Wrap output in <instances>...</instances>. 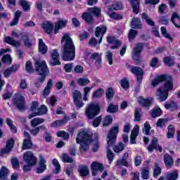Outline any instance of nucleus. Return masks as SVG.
<instances>
[{"label":"nucleus","mask_w":180,"mask_h":180,"mask_svg":"<svg viewBox=\"0 0 180 180\" xmlns=\"http://www.w3.org/2000/svg\"><path fill=\"white\" fill-rule=\"evenodd\" d=\"M61 42L64 46L63 60L64 61H72L75 58V45H74L70 34H64Z\"/></svg>","instance_id":"obj_1"},{"label":"nucleus","mask_w":180,"mask_h":180,"mask_svg":"<svg viewBox=\"0 0 180 180\" xmlns=\"http://www.w3.org/2000/svg\"><path fill=\"white\" fill-rule=\"evenodd\" d=\"M164 82L163 86L159 87L156 92V96H158V99L160 102L167 101V99H168V92H171V91L174 89V80L172 76L165 75Z\"/></svg>","instance_id":"obj_2"},{"label":"nucleus","mask_w":180,"mask_h":180,"mask_svg":"<svg viewBox=\"0 0 180 180\" xmlns=\"http://www.w3.org/2000/svg\"><path fill=\"white\" fill-rule=\"evenodd\" d=\"M92 141V132L86 130H81L76 138L77 144H80L81 153L87 151L89 149V144Z\"/></svg>","instance_id":"obj_3"},{"label":"nucleus","mask_w":180,"mask_h":180,"mask_svg":"<svg viewBox=\"0 0 180 180\" xmlns=\"http://www.w3.org/2000/svg\"><path fill=\"white\" fill-rule=\"evenodd\" d=\"M117 133H119V127L115 126L112 127V128L110 130L107 135L108 138V147H107V157L108 160H109L110 163L113 161V158H115V155L113 154V152L109 148L110 147H112L115 143H116V138L117 137Z\"/></svg>","instance_id":"obj_4"},{"label":"nucleus","mask_w":180,"mask_h":180,"mask_svg":"<svg viewBox=\"0 0 180 180\" xmlns=\"http://www.w3.org/2000/svg\"><path fill=\"white\" fill-rule=\"evenodd\" d=\"M36 65V71L38 74L41 76V78L37 79V82H44V79H46V77L49 75V68H47V64L44 60H37L35 62Z\"/></svg>","instance_id":"obj_5"},{"label":"nucleus","mask_w":180,"mask_h":180,"mask_svg":"<svg viewBox=\"0 0 180 180\" xmlns=\"http://www.w3.org/2000/svg\"><path fill=\"white\" fill-rule=\"evenodd\" d=\"M100 112L101 105L96 102L89 103L85 108V115L90 120L94 119L95 116H98Z\"/></svg>","instance_id":"obj_6"},{"label":"nucleus","mask_w":180,"mask_h":180,"mask_svg":"<svg viewBox=\"0 0 180 180\" xmlns=\"http://www.w3.org/2000/svg\"><path fill=\"white\" fill-rule=\"evenodd\" d=\"M128 68L130 72L134 74V75L137 77V85H141V82H143V75L144 74L143 69L136 66H128Z\"/></svg>","instance_id":"obj_7"},{"label":"nucleus","mask_w":180,"mask_h":180,"mask_svg":"<svg viewBox=\"0 0 180 180\" xmlns=\"http://www.w3.org/2000/svg\"><path fill=\"white\" fill-rule=\"evenodd\" d=\"M12 101L19 110H23V109H25V97L23 96L15 94L13 96Z\"/></svg>","instance_id":"obj_8"},{"label":"nucleus","mask_w":180,"mask_h":180,"mask_svg":"<svg viewBox=\"0 0 180 180\" xmlns=\"http://www.w3.org/2000/svg\"><path fill=\"white\" fill-rule=\"evenodd\" d=\"M23 160L28 165H36L37 162V158L32 153V151H27L24 154Z\"/></svg>","instance_id":"obj_9"},{"label":"nucleus","mask_w":180,"mask_h":180,"mask_svg":"<svg viewBox=\"0 0 180 180\" xmlns=\"http://www.w3.org/2000/svg\"><path fill=\"white\" fill-rule=\"evenodd\" d=\"M51 59L50 60V65L52 67H54V65H60L61 64V62L58 60V58H60V53H58V49H53L51 51Z\"/></svg>","instance_id":"obj_10"},{"label":"nucleus","mask_w":180,"mask_h":180,"mask_svg":"<svg viewBox=\"0 0 180 180\" xmlns=\"http://www.w3.org/2000/svg\"><path fill=\"white\" fill-rule=\"evenodd\" d=\"M143 51V44H136L132 51V58L135 61H140V54Z\"/></svg>","instance_id":"obj_11"},{"label":"nucleus","mask_w":180,"mask_h":180,"mask_svg":"<svg viewBox=\"0 0 180 180\" xmlns=\"http://www.w3.org/2000/svg\"><path fill=\"white\" fill-rule=\"evenodd\" d=\"M24 137L25 139L22 143V150H29L30 148H32L33 143H32V136H30V134L25 131Z\"/></svg>","instance_id":"obj_12"},{"label":"nucleus","mask_w":180,"mask_h":180,"mask_svg":"<svg viewBox=\"0 0 180 180\" xmlns=\"http://www.w3.org/2000/svg\"><path fill=\"white\" fill-rule=\"evenodd\" d=\"M91 168L93 176H96V175H98V171H100V172H103V169H105L103 165L96 162H93L91 163Z\"/></svg>","instance_id":"obj_13"},{"label":"nucleus","mask_w":180,"mask_h":180,"mask_svg":"<svg viewBox=\"0 0 180 180\" xmlns=\"http://www.w3.org/2000/svg\"><path fill=\"white\" fill-rule=\"evenodd\" d=\"M154 150H159L160 153L162 152V147L158 144V139L156 137L153 138L151 144L148 147V151L149 153H153Z\"/></svg>","instance_id":"obj_14"},{"label":"nucleus","mask_w":180,"mask_h":180,"mask_svg":"<svg viewBox=\"0 0 180 180\" xmlns=\"http://www.w3.org/2000/svg\"><path fill=\"white\" fill-rule=\"evenodd\" d=\"M39 167L37 168V174H43L44 171L47 169V165H46V160L44 159V157L43 155H39Z\"/></svg>","instance_id":"obj_15"},{"label":"nucleus","mask_w":180,"mask_h":180,"mask_svg":"<svg viewBox=\"0 0 180 180\" xmlns=\"http://www.w3.org/2000/svg\"><path fill=\"white\" fill-rule=\"evenodd\" d=\"M15 144V141L13 139H10L6 143V148L2 149L0 151V155H4V154H9L12 149L13 148V146Z\"/></svg>","instance_id":"obj_16"},{"label":"nucleus","mask_w":180,"mask_h":180,"mask_svg":"<svg viewBox=\"0 0 180 180\" xmlns=\"http://www.w3.org/2000/svg\"><path fill=\"white\" fill-rule=\"evenodd\" d=\"M106 30H107L106 27L103 25H100L96 28V32H95L96 37H99V36H101L100 40L98 41V44H101L102 43V37H103V34L106 33Z\"/></svg>","instance_id":"obj_17"},{"label":"nucleus","mask_w":180,"mask_h":180,"mask_svg":"<svg viewBox=\"0 0 180 180\" xmlns=\"http://www.w3.org/2000/svg\"><path fill=\"white\" fill-rule=\"evenodd\" d=\"M139 131H140V127L136 125L131 133L130 143L131 144H136V139L139 136Z\"/></svg>","instance_id":"obj_18"},{"label":"nucleus","mask_w":180,"mask_h":180,"mask_svg":"<svg viewBox=\"0 0 180 180\" xmlns=\"http://www.w3.org/2000/svg\"><path fill=\"white\" fill-rule=\"evenodd\" d=\"M107 41L110 44H115L110 47L112 50H116V49H119V46L122 45L120 41L116 39L114 37H108Z\"/></svg>","instance_id":"obj_19"},{"label":"nucleus","mask_w":180,"mask_h":180,"mask_svg":"<svg viewBox=\"0 0 180 180\" xmlns=\"http://www.w3.org/2000/svg\"><path fill=\"white\" fill-rule=\"evenodd\" d=\"M164 162L167 169H169L172 167V165H174V159H172V157L169 154H165L164 155Z\"/></svg>","instance_id":"obj_20"},{"label":"nucleus","mask_w":180,"mask_h":180,"mask_svg":"<svg viewBox=\"0 0 180 180\" xmlns=\"http://www.w3.org/2000/svg\"><path fill=\"white\" fill-rule=\"evenodd\" d=\"M4 41L11 46H13V47H20V41H16L11 37H6L4 38Z\"/></svg>","instance_id":"obj_21"},{"label":"nucleus","mask_w":180,"mask_h":180,"mask_svg":"<svg viewBox=\"0 0 180 180\" xmlns=\"http://www.w3.org/2000/svg\"><path fill=\"white\" fill-rule=\"evenodd\" d=\"M165 75H161L153 79L151 82L152 86H158L161 82H164V81H165Z\"/></svg>","instance_id":"obj_22"},{"label":"nucleus","mask_w":180,"mask_h":180,"mask_svg":"<svg viewBox=\"0 0 180 180\" xmlns=\"http://www.w3.org/2000/svg\"><path fill=\"white\" fill-rule=\"evenodd\" d=\"M138 102L140 103V105H142V106H144L145 108H148L151 105V102H153L152 98H144L141 96H140L138 98Z\"/></svg>","instance_id":"obj_23"},{"label":"nucleus","mask_w":180,"mask_h":180,"mask_svg":"<svg viewBox=\"0 0 180 180\" xmlns=\"http://www.w3.org/2000/svg\"><path fill=\"white\" fill-rule=\"evenodd\" d=\"M171 20L174 25L175 27H180V15L178 14V13H173Z\"/></svg>","instance_id":"obj_24"},{"label":"nucleus","mask_w":180,"mask_h":180,"mask_svg":"<svg viewBox=\"0 0 180 180\" xmlns=\"http://www.w3.org/2000/svg\"><path fill=\"white\" fill-rule=\"evenodd\" d=\"M134 13L137 15L140 12V2L139 0H130Z\"/></svg>","instance_id":"obj_25"},{"label":"nucleus","mask_w":180,"mask_h":180,"mask_svg":"<svg viewBox=\"0 0 180 180\" xmlns=\"http://www.w3.org/2000/svg\"><path fill=\"white\" fill-rule=\"evenodd\" d=\"M68 120H70V117L65 116L63 120H56V121L53 122L51 124V127H60V126H63V124H65V123H67V122H68Z\"/></svg>","instance_id":"obj_26"},{"label":"nucleus","mask_w":180,"mask_h":180,"mask_svg":"<svg viewBox=\"0 0 180 180\" xmlns=\"http://www.w3.org/2000/svg\"><path fill=\"white\" fill-rule=\"evenodd\" d=\"M51 88H53V80L49 79L47 82V85L43 91V95L46 98L50 95V92L51 91Z\"/></svg>","instance_id":"obj_27"},{"label":"nucleus","mask_w":180,"mask_h":180,"mask_svg":"<svg viewBox=\"0 0 180 180\" xmlns=\"http://www.w3.org/2000/svg\"><path fill=\"white\" fill-rule=\"evenodd\" d=\"M49 49L44 42H43V39H39V51L41 52V54H46Z\"/></svg>","instance_id":"obj_28"},{"label":"nucleus","mask_w":180,"mask_h":180,"mask_svg":"<svg viewBox=\"0 0 180 180\" xmlns=\"http://www.w3.org/2000/svg\"><path fill=\"white\" fill-rule=\"evenodd\" d=\"M42 27L46 33L50 34V33L53 32V29H54V25H53V24H51V22H46L42 24Z\"/></svg>","instance_id":"obj_29"},{"label":"nucleus","mask_w":180,"mask_h":180,"mask_svg":"<svg viewBox=\"0 0 180 180\" xmlns=\"http://www.w3.org/2000/svg\"><path fill=\"white\" fill-rule=\"evenodd\" d=\"M178 170H174L172 172H169L165 176L166 180H176L178 179Z\"/></svg>","instance_id":"obj_30"},{"label":"nucleus","mask_w":180,"mask_h":180,"mask_svg":"<svg viewBox=\"0 0 180 180\" xmlns=\"http://www.w3.org/2000/svg\"><path fill=\"white\" fill-rule=\"evenodd\" d=\"M79 173L80 176H88L89 174V169L86 165H82L79 167Z\"/></svg>","instance_id":"obj_31"},{"label":"nucleus","mask_w":180,"mask_h":180,"mask_svg":"<svg viewBox=\"0 0 180 180\" xmlns=\"http://www.w3.org/2000/svg\"><path fill=\"white\" fill-rule=\"evenodd\" d=\"M22 37L24 41L25 46L30 49V47L33 46V44L32 43V39L29 38V35L27 34H24Z\"/></svg>","instance_id":"obj_32"},{"label":"nucleus","mask_w":180,"mask_h":180,"mask_svg":"<svg viewBox=\"0 0 180 180\" xmlns=\"http://www.w3.org/2000/svg\"><path fill=\"white\" fill-rule=\"evenodd\" d=\"M68 21L67 20H60L58 22H56L55 25V33H58V30L60 29H63V27H65V25H67Z\"/></svg>","instance_id":"obj_33"},{"label":"nucleus","mask_w":180,"mask_h":180,"mask_svg":"<svg viewBox=\"0 0 180 180\" xmlns=\"http://www.w3.org/2000/svg\"><path fill=\"white\" fill-rule=\"evenodd\" d=\"M174 136H175V126L169 125L167 127V139H174Z\"/></svg>","instance_id":"obj_34"},{"label":"nucleus","mask_w":180,"mask_h":180,"mask_svg":"<svg viewBox=\"0 0 180 180\" xmlns=\"http://www.w3.org/2000/svg\"><path fill=\"white\" fill-rule=\"evenodd\" d=\"M131 26L132 29H141V21L139 18H133Z\"/></svg>","instance_id":"obj_35"},{"label":"nucleus","mask_w":180,"mask_h":180,"mask_svg":"<svg viewBox=\"0 0 180 180\" xmlns=\"http://www.w3.org/2000/svg\"><path fill=\"white\" fill-rule=\"evenodd\" d=\"M108 12H112V11H122L123 9V4L122 3L118 2L113 4L112 6L108 7Z\"/></svg>","instance_id":"obj_36"},{"label":"nucleus","mask_w":180,"mask_h":180,"mask_svg":"<svg viewBox=\"0 0 180 180\" xmlns=\"http://www.w3.org/2000/svg\"><path fill=\"white\" fill-rule=\"evenodd\" d=\"M41 123H44V119L43 118L35 117L31 120L32 127H36L39 126V124H41Z\"/></svg>","instance_id":"obj_37"},{"label":"nucleus","mask_w":180,"mask_h":180,"mask_svg":"<svg viewBox=\"0 0 180 180\" xmlns=\"http://www.w3.org/2000/svg\"><path fill=\"white\" fill-rule=\"evenodd\" d=\"M20 15H22V12H20V11L19 10L15 13V18L13 20V21L10 23L11 26H16V25L19 23V19L20 18Z\"/></svg>","instance_id":"obj_38"},{"label":"nucleus","mask_w":180,"mask_h":180,"mask_svg":"<svg viewBox=\"0 0 180 180\" xmlns=\"http://www.w3.org/2000/svg\"><path fill=\"white\" fill-rule=\"evenodd\" d=\"M91 58L96 60V64H101L102 63V53L94 52L91 54Z\"/></svg>","instance_id":"obj_39"},{"label":"nucleus","mask_w":180,"mask_h":180,"mask_svg":"<svg viewBox=\"0 0 180 180\" xmlns=\"http://www.w3.org/2000/svg\"><path fill=\"white\" fill-rule=\"evenodd\" d=\"M9 175V170L8 168L3 167L0 170V179H6Z\"/></svg>","instance_id":"obj_40"},{"label":"nucleus","mask_w":180,"mask_h":180,"mask_svg":"<svg viewBox=\"0 0 180 180\" xmlns=\"http://www.w3.org/2000/svg\"><path fill=\"white\" fill-rule=\"evenodd\" d=\"M82 18L86 23H92L94 20L92 19V14L91 13H84L82 15Z\"/></svg>","instance_id":"obj_41"},{"label":"nucleus","mask_w":180,"mask_h":180,"mask_svg":"<svg viewBox=\"0 0 180 180\" xmlns=\"http://www.w3.org/2000/svg\"><path fill=\"white\" fill-rule=\"evenodd\" d=\"M20 4L25 12L30 11V3L26 0H20Z\"/></svg>","instance_id":"obj_42"},{"label":"nucleus","mask_w":180,"mask_h":180,"mask_svg":"<svg viewBox=\"0 0 180 180\" xmlns=\"http://www.w3.org/2000/svg\"><path fill=\"white\" fill-rule=\"evenodd\" d=\"M142 179H148L150 178V169L145 167L141 171Z\"/></svg>","instance_id":"obj_43"},{"label":"nucleus","mask_w":180,"mask_h":180,"mask_svg":"<svg viewBox=\"0 0 180 180\" xmlns=\"http://www.w3.org/2000/svg\"><path fill=\"white\" fill-rule=\"evenodd\" d=\"M91 81H89V79L81 77L77 79V84L79 85V86H85L89 84Z\"/></svg>","instance_id":"obj_44"},{"label":"nucleus","mask_w":180,"mask_h":180,"mask_svg":"<svg viewBox=\"0 0 180 180\" xmlns=\"http://www.w3.org/2000/svg\"><path fill=\"white\" fill-rule=\"evenodd\" d=\"M142 18L143 19H145L146 23H148V25H149V26H155V23L154 22V21L153 20H151V18H149L148 15H147V13H143L142 14Z\"/></svg>","instance_id":"obj_45"},{"label":"nucleus","mask_w":180,"mask_h":180,"mask_svg":"<svg viewBox=\"0 0 180 180\" xmlns=\"http://www.w3.org/2000/svg\"><path fill=\"white\" fill-rule=\"evenodd\" d=\"M119 109V106L117 105H114V104H110L107 108V112L108 113H116Z\"/></svg>","instance_id":"obj_46"},{"label":"nucleus","mask_w":180,"mask_h":180,"mask_svg":"<svg viewBox=\"0 0 180 180\" xmlns=\"http://www.w3.org/2000/svg\"><path fill=\"white\" fill-rule=\"evenodd\" d=\"M94 89V86H87V87H84L83 91H84V101H88V96L89 95V92H91V91H92V89Z\"/></svg>","instance_id":"obj_47"},{"label":"nucleus","mask_w":180,"mask_h":180,"mask_svg":"<svg viewBox=\"0 0 180 180\" xmlns=\"http://www.w3.org/2000/svg\"><path fill=\"white\" fill-rule=\"evenodd\" d=\"M105 58L108 61V64L112 65L113 64V53L110 51L105 52Z\"/></svg>","instance_id":"obj_48"},{"label":"nucleus","mask_w":180,"mask_h":180,"mask_svg":"<svg viewBox=\"0 0 180 180\" xmlns=\"http://www.w3.org/2000/svg\"><path fill=\"white\" fill-rule=\"evenodd\" d=\"M161 172H162V169L160 167V165H158V163H155V164L154 173H153L154 178H157L159 175H160Z\"/></svg>","instance_id":"obj_49"},{"label":"nucleus","mask_w":180,"mask_h":180,"mask_svg":"<svg viewBox=\"0 0 180 180\" xmlns=\"http://www.w3.org/2000/svg\"><path fill=\"white\" fill-rule=\"evenodd\" d=\"M72 96H73V101H78L79 99H82V94H81V91H78V90H75L73 94H72Z\"/></svg>","instance_id":"obj_50"},{"label":"nucleus","mask_w":180,"mask_h":180,"mask_svg":"<svg viewBox=\"0 0 180 180\" xmlns=\"http://www.w3.org/2000/svg\"><path fill=\"white\" fill-rule=\"evenodd\" d=\"M1 61L4 63V64L11 65V64H12V58L9 55H6L2 58Z\"/></svg>","instance_id":"obj_51"},{"label":"nucleus","mask_w":180,"mask_h":180,"mask_svg":"<svg viewBox=\"0 0 180 180\" xmlns=\"http://www.w3.org/2000/svg\"><path fill=\"white\" fill-rule=\"evenodd\" d=\"M150 129H151V127L150 126V122H146L144 124V127L143 129V133H145L146 136H149Z\"/></svg>","instance_id":"obj_52"},{"label":"nucleus","mask_w":180,"mask_h":180,"mask_svg":"<svg viewBox=\"0 0 180 180\" xmlns=\"http://www.w3.org/2000/svg\"><path fill=\"white\" fill-rule=\"evenodd\" d=\"M160 30H161L162 34L164 36V37H166V39H169V40H170V41H172V37H171V35H169V34L167 31V28L162 27Z\"/></svg>","instance_id":"obj_53"},{"label":"nucleus","mask_w":180,"mask_h":180,"mask_svg":"<svg viewBox=\"0 0 180 180\" xmlns=\"http://www.w3.org/2000/svg\"><path fill=\"white\" fill-rule=\"evenodd\" d=\"M124 144L123 143H120L117 146L114 147L115 153H120V151H123L124 150Z\"/></svg>","instance_id":"obj_54"},{"label":"nucleus","mask_w":180,"mask_h":180,"mask_svg":"<svg viewBox=\"0 0 180 180\" xmlns=\"http://www.w3.org/2000/svg\"><path fill=\"white\" fill-rule=\"evenodd\" d=\"M47 106L45 105H41V107L38 109V115L41 116V115H46L47 113Z\"/></svg>","instance_id":"obj_55"},{"label":"nucleus","mask_w":180,"mask_h":180,"mask_svg":"<svg viewBox=\"0 0 180 180\" xmlns=\"http://www.w3.org/2000/svg\"><path fill=\"white\" fill-rule=\"evenodd\" d=\"M113 121V118H112V116L110 115H107L105 118H104V122L103 123V126L104 127H106V126H108V124H110V123H112V122Z\"/></svg>","instance_id":"obj_56"},{"label":"nucleus","mask_w":180,"mask_h":180,"mask_svg":"<svg viewBox=\"0 0 180 180\" xmlns=\"http://www.w3.org/2000/svg\"><path fill=\"white\" fill-rule=\"evenodd\" d=\"M57 136L62 137L64 140H68V139H70V134L64 131H58L57 133Z\"/></svg>","instance_id":"obj_57"},{"label":"nucleus","mask_w":180,"mask_h":180,"mask_svg":"<svg viewBox=\"0 0 180 180\" xmlns=\"http://www.w3.org/2000/svg\"><path fill=\"white\" fill-rule=\"evenodd\" d=\"M62 161H63V162L71 163L74 162V160L68 154L64 153L62 156Z\"/></svg>","instance_id":"obj_58"},{"label":"nucleus","mask_w":180,"mask_h":180,"mask_svg":"<svg viewBox=\"0 0 180 180\" xmlns=\"http://www.w3.org/2000/svg\"><path fill=\"white\" fill-rule=\"evenodd\" d=\"M136 36H137V31L135 30H130L128 34L129 41L136 39Z\"/></svg>","instance_id":"obj_59"},{"label":"nucleus","mask_w":180,"mask_h":180,"mask_svg":"<svg viewBox=\"0 0 180 180\" xmlns=\"http://www.w3.org/2000/svg\"><path fill=\"white\" fill-rule=\"evenodd\" d=\"M165 109H169V110H176V104L172 101L170 103L165 105Z\"/></svg>","instance_id":"obj_60"},{"label":"nucleus","mask_w":180,"mask_h":180,"mask_svg":"<svg viewBox=\"0 0 180 180\" xmlns=\"http://www.w3.org/2000/svg\"><path fill=\"white\" fill-rule=\"evenodd\" d=\"M102 95H103V89H98L94 92L92 98H101Z\"/></svg>","instance_id":"obj_61"},{"label":"nucleus","mask_w":180,"mask_h":180,"mask_svg":"<svg viewBox=\"0 0 180 180\" xmlns=\"http://www.w3.org/2000/svg\"><path fill=\"white\" fill-rule=\"evenodd\" d=\"M105 95H106V98L110 101L112 100V98L115 95V91H113V89L109 88L106 91Z\"/></svg>","instance_id":"obj_62"},{"label":"nucleus","mask_w":180,"mask_h":180,"mask_svg":"<svg viewBox=\"0 0 180 180\" xmlns=\"http://www.w3.org/2000/svg\"><path fill=\"white\" fill-rule=\"evenodd\" d=\"M164 63L169 67H171V65H174V60L173 58H169V57H166L164 58Z\"/></svg>","instance_id":"obj_63"},{"label":"nucleus","mask_w":180,"mask_h":180,"mask_svg":"<svg viewBox=\"0 0 180 180\" xmlns=\"http://www.w3.org/2000/svg\"><path fill=\"white\" fill-rule=\"evenodd\" d=\"M162 112V111L160 110V108L153 109L152 110L151 115L153 117H158L159 116H161Z\"/></svg>","instance_id":"obj_64"}]
</instances>
